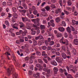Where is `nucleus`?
<instances>
[{"instance_id":"1","label":"nucleus","mask_w":78,"mask_h":78,"mask_svg":"<svg viewBox=\"0 0 78 78\" xmlns=\"http://www.w3.org/2000/svg\"><path fill=\"white\" fill-rule=\"evenodd\" d=\"M31 20L32 22H34V24H37V26L39 25V21L40 20L38 18L33 19Z\"/></svg>"},{"instance_id":"2","label":"nucleus","mask_w":78,"mask_h":78,"mask_svg":"<svg viewBox=\"0 0 78 78\" xmlns=\"http://www.w3.org/2000/svg\"><path fill=\"white\" fill-rule=\"evenodd\" d=\"M12 69H13V66L11 65V69L10 68H9L7 69V73L8 74V76H9V75L11 73V72Z\"/></svg>"},{"instance_id":"3","label":"nucleus","mask_w":78,"mask_h":78,"mask_svg":"<svg viewBox=\"0 0 78 78\" xmlns=\"http://www.w3.org/2000/svg\"><path fill=\"white\" fill-rule=\"evenodd\" d=\"M33 76L35 78H40L41 76L39 73H36L34 74Z\"/></svg>"},{"instance_id":"4","label":"nucleus","mask_w":78,"mask_h":78,"mask_svg":"<svg viewBox=\"0 0 78 78\" xmlns=\"http://www.w3.org/2000/svg\"><path fill=\"white\" fill-rule=\"evenodd\" d=\"M54 70V74H56L58 72L59 70L58 68L57 67H54L53 69Z\"/></svg>"},{"instance_id":"5","label":"nucleus","mask_w":78,"mask_h":78,"mask_svg":"<svg viewBox=\"0 0 78 78\" xmlns=\"http://www.w3.org/2000/svg\"><path fill=\"white\" fill-rule=\"evenodd\" d=\"M56 61L58 62H59V63H62V61L61 59V58L59 57H56L55 59Z\"/></svg>"},{"instance_id":"6","label":"nucleus","mask_w":78,"mask_h":78,"mask_svg":"<svg viewBox=\"0 0 78 78\" xmlns=\"http://www.w3.org/2000/svg\"><path fill=\"white\" fill-rule=\"evenodd\" d=\"M62 43L63 44H65L66 45H69V42H68V41L67 40H65V41H62Z\"/></svg>"},{"instance_id":"7","label":"nucleus","mask_w":78,"mask_h":78,"mask_svg":"<svg viewBox=\"0 0 78 78\" xmlns=\"http://www.w3.org/2000/svg\"><path fill=\"white\" fill-rule=\"evenodd\" d=\"M61 55L62 56V57L63 59H66V58H67V55H66V54L65 53L63 52L62 53Z\"/></svg>"},{"instance_id":"8","label":"nucleus","mask_w":78,"mask_h":78,"mask_svg":"<svg viewBox=\"0 0 78 78\" xmlns=\"http://www.w3.org/2000/svg\"><path fill=\"white\" fill-rule=\"evenodd\" d=\"M61 12V9L58 8L55 11V13L56 14H58L59 13Z\"/></svg>"},{"instance_id":"9","label":"nucleus","mask_w":78,"mask_h":78,"mask_svg":"<svg viewBox=\"0 0 78 78\" xmlns=\"http://www.w3.org/2000/svg\"><path fill=\"white\" fill-rule=\"evenodd\" d=\"M73 43L75 45H78V39H75L73 40Z\"/></svg>"},{"instance_id":"10","label":"nucleus","mask_w":78,"mask_h":78,"mask_svg":"<svg viewBox=\"0 0 78 78\" xmlns=\"http://www.w3.org/2000/svg\"><path fill=\"white\" fill-rule=\"evenodd\" d=\"M50 24L53 27H55V23H54V20H52L50 21Z\"/></svg>"},{"instance_id":"11","label":"nucleus","mask_w":78,"mask_h":78,"mask_svg":"<svg viewBox=\"0 0 78 78\" xmlns=\"http://www.w3.org/2000/svg\"><path fill=\"white\" fill-rule=\"evenodd\" d=\"M33 45L36 46L37 45V41H36L34 39H33Z\"/></svg>"},{"instance_id":"12","label":"nucleus","mask_w":78,"mask_h":78,"mask_svg":"<svg viewBox=\"0 0 78 78\" xmlns=\"http://www.w3.org/2000/svg\"><path fill=\"white\" fill-rule=\"evenodd\" d=\"M58 30H59V31H61V32H62L65 31V29L62 27H60L58 28Z\"/></svg>"},{"instance_id":"13","label":"nucleus","mask_w":78,"mask_h":78,"mask_svg":"<svg viewBox=\"0 0 78 78\" xmlns=\"http://www.w3.org/2000/svg\"><path fill=\"white\" fill-rule=\"evenodd\" d=\"M51 62L52 65H53V66H57V65H58L57 63L55 61Z\"/></svg>"},{"instance_id":"14","label":"nucleus","mask_w":78,"mask_h":78,"mask_svg":"<svg viewBox=\"0 0 78 78\" xmlns=\"http://www.w3.org/2000/svg\"><path fill=\"white\" fill-rule=\"evenodd\" d=\"M38 63L41 64H44V62H43L42 60L41 59H38Z\"/></svg>"},{"instance_id":"15","label":"nucleus","mask_w":78,"mask_h":78,"mask_svg":"<svg viewBox=\"0 0 78 78\" xmlns=\"http://www.w3.org/2000/svg\"><path fill=\"white\" fill-rule=\"evenodd\" d=\"M19 11L20 12L23 13V14H25V13H26V12H27V10H26L20 9Z\"/></svg>"},{"instance_id":"16","label":"nucleus","mask_w":78,"mask_h":78,"mask_svg":"<svg viewBox=\"0 0 78 78\" xmlns=\"http://www.w3.org/2000/svg\"><path fill=\"white\" fill-rule=\"evenodd\" d=\"M61 26L62 27H66V23L64 21H62V22Z\"/></svg>"},{"instance_id":"17","label":"nucleus","mask_w":78,"mask_h":78,"mask_svg":"<svg viewBox=\"0 0 78 78\" xmlns=\"http://www.w3.org/2000/svg\"><path fill=\"white\" fill-rule=\"evenodd\" d=\"M67 31L69 33H71V30L69 27H68L66 28Z\"/></svg>"},{"instance_id":"18","label":"nucleus","mask_w":78,"mask_h":78,"mask_svg":"<svg viewBox=\"0 0 78 78\" xmlns=\"http://www.w3.org/2000/svg\"><path fill=\"white\" fill-rule=\"evenodd\" d=\"M56 36L58 38L61 37L62 36V34L60 33H58L57 34Z\"/></svg>"},{"instance_id":"19","label":"nucleus","mask_w":78,"mask_h":78,"mask_svg":"<svg viewBox=\"0 0 78 78\" xmlns=\"http://www.w3.org/2000/svg\"><path fill=\"white\" fill-rule=\"evenodd\" d=\"M73 53L74 55H76V50L75 49V48H73Z\"/></svg>"},{"instance_id":"20","label":"nucleus","mask_w":78,"mask_h":78,"mask_svg":"<svg viewBox=\"0 0 78 78\" xmlns=\"http://www.w3.org/2000/svg\"><path fill=\"white\" fill-rule=\"evenodd\" d=\"M36 66L38 68H42V66H41V64L38 63L36 64Z\"/></svg>"},{"instance_id":"21","label":"nucleus","mask_w":78,"mask_h":78,"mask_svg":"<svg viewBox=\"0 0 78 78\" xmlns=\"http://www.w3.org/2000/svg\"><path fill=\"white\" fill-rule=\"evenodd\" d=\"M40 27L41 30H45V27L44 25H41Z\"/></svg>"},{"instance_id":"22","label":"nucleus","mask_w":78,"mask_h":78,"mask_svg":"<svg viewBox=\"0 0 78 78\" xmlns=\"http://www.w3.org/2000/svg\"><path fill=\"white\" fill-rule=\"evenodd\" d=\"M55 44V42L53 41H51L49 43V45L50 46H51Z\"/></svg>"},{"instance_id":"23","label":"nucleus","mask_w":78,"mask_h":78,"mask_svg":"<svg viewBox=\"0 0 78 78\" xmlns=\"http://www.w3.org/2000/svg\"><path fill=\"white\" fill-rule=\"evenodd\" d=\"M31 31H32L31 33L32 35H34L35 34H36V31L33 30V29H32L31 30Z\"/></svg>"},{"instance_id":"24","label":"nucleus","mask_w":78,"mask_h":78,"mask_svg":"<svg viewBox=\"0 0 78 78\" xmlns=\"http://www.w3.org/2000/svg\"><path fill=\"white\" fill-rule=\"evenodd\" d=\"M23 6L24 7L25 9H27V5H26L25 3L24 2L23 3Z\"/></svg>"},{"instance_id":"25","label":"nucleus","mask_w":78,"mask_h":78,"mask_svg":"<svg viewBox=\"0 0 78 78\" xmlns=\"http://www.w3.org/2000/svg\"><path fill=\"white\" fill-rule=\"evenodd\" d=\"M60 18L58 17L55 19V21L57 23H58L60 21Z\"/></svg>"},{"instance_id":"26","label":"nucleus","mask_w":78,"mask_h":78,"mask_svg":"<svg viewBox=\"0 0 78 78\" xmlns=\"http://www.w3.org/2000/svg\"><path fill=\"white\" fill-rule=\"evenodd\" d=\"M47 50H52V48L50 46H48L47 48Z\"/></svg>"},{"instance_id":"27","label":"nucleus","mask_w":78,"mask_h":78,"mask_svg":"<svg viewBox=\"0 0 78 78\" xmlns=\"http://www.w3.org/2000/svg\"><path fill=\"white\" fill-rule=\"evenodd\" d=\"M45 9H46V11H49L50 9V7L48 6H47L45 7Z\"/></svg>"},{"instance_id":"28","label":"nucleus","mask_w":78,"mask_h":78,"mask_svg":"<svg viewBox=\"0 0 78 78\" xmlns=\"http://www.w3.org/2000/svg\"><path fill=\"white\" fill-rule=\"evenodd\" d=\"M36 54L37 56H41V52L38 51H36Z\"/></svg>"},{"instance_id":"29","label":"nucleus","mask_w":78,"mask_h":78,"mask_svg":"<svg viewBox=\"0 0 78 78\" xmlns=\"http://www.w3.org/2000/svg\"><path fill=\"white\" fill-rule=\"evenodd\" d=\"M12 9L13 12H16V11H17V9H16V7L12 8Z\"/></svg>"},{"instance_id":"30","label":"nucleus","mask_w":78,"mask_h":78,"mask_svg":"<svg viewBox=\"0 0 78 78\" xmlns=\"http://www.w3.org/2000/svg\"><path fill=\"white\" fill-rule=\"evenodd\" d=\"M69 6L72 5V2H71V0H68V1L67 2Z\"/></svg>"},{"instance_id":"31","label":"nucleus","mask_w":78,"mask_h":78,"mask_svg":"<svg viewBox=\"0 0 78 78\" xmlns=\"http://www.w3.org/2000/svg\"><path fill=\"white\" fill-rule=\"evenodd\" d=\"M41 48L44 50H47V47L45 46H42Z\"/></svg>"},{"instance_id":"32","label":"nucleus","mask_w":78,"mask_h":78,"mask_svg":"<svg viewBox=\"0 0 78 78\" xmlns=\"http://www.w3.org/2000/svg\"><path fill=\"white\" fill-rule=\"evenodd\" d=\"M61 48L63 50H64L65 51H66V47L63 46L61 47Z\"/></svg>"},{"instance_id":"33","label":"nucleus","mask_w":78,"mask_h":78,"mask_svg":"<svg viewBox=\"0 0 78 78\" xmlns=\"http://www.w3.org/2000/svg\"><path fill=\"white\" fill-rule=\"evenodd\" d=\"M6 50L7 51H9L10 52L11 51V49H10V48H9L8 47V46H6Z\"/></svg>"},{"instance_id":"34","label":"nucleus","mask_w":78,"mask_h":78,"mask_svg":"<svg viewBox=\"0 0 78 78\" xmlns=\"http://www.w3.org/2000/svg\"><path fill=\"white\" fill-rule=\"evenodd\" d=\"M43 60L44 61L45 63H46V64H48V61L46 60V59H45L44 58H43Z\"/></svg>"},{"instance_id":"35","label":"nucleus","mask_w":78,"mask_h":78,"mask_svg":"<svg viewBox=\"0 0 78 78\" xmlns=\"http://www.w3.org/2000/svg\"><path fill=\"white\" fill-rule=\"evenodd\" d=\"M52 53H56V50L55 48H53L52 49Z\"/></svg>"},{"instance_id":"36","label":"nucleus","mask_w":78,"mask_h":78,"mask_svg":"<svg viewBox=\"0 0 78 78\" xmlns=\"http://www.w3.org/2000/svg\"><path fill=\"white\" fill-rule=\"evenodd\" d=\"M66 77L67 78H73L72 76V75L70 74H68L67 75V76Z\"/></svg>"},{"instance_id":"37","label":"nucleus","mask_w":78,"mask_h":78,"mask_svg":"<svg viewBox=\"0 0 78 78\" xmlns=\"http://www.w3.org/2000/svg\"><path fill=\"white\" fill-rule=\"evenodd\" d=\"M12 22L13 23H14L16 22V19H15V18L12 17Z\"/></svg>"},{"instance_id":"38","label":"nucleus","mask_w":78,"mask_h":78,"mask_svg":"<svg viewBox=\"0 0 78 78\" xmlns=\"http://www.w3.org/2000/svg\"><path fill=\"white\" fill-rule=\"evenodd\" d=\"M33 13L34 15H36L37 14V10H34L33 12Z\"/></svg>"},{"instance_id":"39","label":"nucleus","mask_w":78,"mask_h":78,"mask_svg":"<svg viewBox=\"0 0 78 78\" xmlns=\"http://www.w3.org/2000/svg\"><path fill=\"white\" fill-rule=\"evenodd\" d=\"M64 37H65L67 38V37H68V34H67V33L66 32L64 33Z\"/></svg>"},{"instance_id":"40","label":"nucleus","mask_w":78,"mask_h":78,"mask_svg":"<svg viewBox=\"0 0 78 78\" xmlns=\"http://www.w3.org/2000/svg\"><path fill=\"white\" fill-rule=\"evenodd\" d=\"M70 27L72 31H74L75 30V29L74 27H73L72 26H70Z\"/></svg>"},{"instance_id":"41","label":"nucleus","mask_w":78,"mask_h":78,"mask_svg":"<svg viewBox=\"0 0 78 78\" xmlns=\"http://www.w3.org/2000/svg\"><path fill=\"white\" fill-rule=\"evenodd\" d=\"M64 12L66 14V15L69 14V12L65 10H64Z\"/></svg>"},{"instance_id":"42","label":"nucleus","mask_w":78,"mask_h":78,"mask_svg":"<svg viewBox=\"0 0 78 78\" xmlns=\"http://www.w3.org/2000/svg\"><path fill=\"white\" fill-rule=\"evenodd\" d=\"M59 3L60 6H62V0H60L59 1Z\"/></svg>"},{"instance_id":"43","label":"nucleus","mask_w":78,"mask_h":78,"mask_svg":"<svg viewBox=\"0 0 78 78\" xmlns=\"http://www.w3.org/2000/svg\"><path fill=\"white\" fill-rule=\"evenodd\" d=\"M38 45L39 46H41V45H42V41H39L38 43Z\"/></svg>"},{"instance_id":"44","label":"nucleus","mask_w":78,"mask_h":78,"mask_svg":"<svg viewBox=\"0 0 78 78\" xmlns=\"http://www.w3.org/2000/svg\"><path fill=\"white\" fill-rule=\"evenodd\" d=\"M73 14L74 16H77V15H78V12H77V11H75L74 12Z\"/></svg>"},{"instance_id":"45","label":"nucleus","mask_w":78,"mask_h":78,"mask_svg":"<svg viewBox=\"0 0 78 78\" xmlns=\"http://www.w3.org/2000/svg\"><path fill=\"white\" fill-rule=\"evenodd\" d=\"M20 28H25V24H23V25H20Z\"/></svg>"},{"instance_id":"46","label":"nucleus","mask_w":78,"mask_h":78,"mask_svg":"<svg viewBox=\"0 0 78 78\" xmlns=\"http://www.w3.org/2000/svg\"><path fill=\"white\" fill-rule=\"evenodd\" d=\"M17 16H18V15H17V14L16 13H14L13 14V16L14 17H15L16 16V17H17Z\"/></svg>"},{"instance_id":"47","label":"nucleus","mask_w":78,"mask_h":78,"mask_svg":"<svg viewBox=\"0 0 78 78\" xmlns=\"http://www.w3.org/2000/svg\"><path fill=\"white\" fill-rule=\"evenodd\" d=\"M69 38H70V39H72V38H73V36L72 35V34L70 33H69Z\"/></svg>"},{"instance_id":"48","label":"nucleus","mask_w":78,"mask_h":78,"mask_svg":"<svg viewBox=\"0 0 78 78\" xmlns=\"http://www.w3.org/2000/svg\"><path fill=\"white\" fill-rule=\"evenodd\" d=\"M39 25L37 26V24H33V27H34V28H37V27H39Z\"/></svg>"},{"instance_id":"49","label":"nucleus","mask_w":78,"mask_h":78,"mask_svg":"<svg viewBox=\"0 0 78 78\" xmlns=\"http://www.w3.org/2000/svg\"><path fill=\"white\" fill-rule=\"evenodd\" d=\"M5 55H6L7 54V56H9V55H11V54H10V53H9L8 52H5Z\"/></svg>"},{"instance_id":"50","label":"nucleus","mask_w":78,"mask_h":78,"mask_svg":"<svg viewBox=\"0 0 78 78\" xmlns=\"http://www.w3.org/2000/svg\"><path fill=\"white\" fill-rule=\"evenodd\" d=\"M46 72L47 73H46V75L47 74H50V69H48Z\"/></svg>"},{"instance_id":"51","label":"nucleus","mask_w":78,"mask_h":78,"mask_svg":"<svg viewBox=\"0 0 78 78\" xmlns=\"http://www.w3.org/2000/svg\"><path fill=\"white\" fill-rule=\"evenodd\" d=\"M20 42L21 43L24 42V40L22 39H20Z\"/></svg>"},{"instance_id":"52","label":"nucleus","mask_w":78,"mask_h":78,"mask_svg":"<svg viewBox=\"0 0 78 78\" xmlns=\"http://www.w3.org/2000/svg\"><path fill=\"white\" fill-rule=\"evenodd\" d=\"M46 54H45V52L44 51H43L42 53V56H45Z\"/></svg>"},{"instance_id":"53","label":"nucleus","mask_w":78,"mask_h":78,"mask_svg":"<svg viewBox=\"0 0 78 78\" xmlns=\"http://www.w3.org/2000/svg\"><path fill=\"white\" fill-rule=\"evenodd\" d=\"M7 5L8 6H12V4L11 2H9L8 3Z\"/></svg>"},{"instance_id":"54","label":"nucleus","mask_w":78,"mask_h":78,"mask_svg":"<svg viewBox=\"0 0 78 78\" xmlns=\"http://www.w3.org/2000/svg\"><path fill=\"white\" fill-rule=\"evenodd\" d=\"M56 56H59L60 55V53L59 52H56Z\"/></svg>"},{"instance_id":"55","label":"nucleus","mask_w":78,"mask_h":78,"mask_svg":"<svg viewBox=\"0 0 78 78\" xmlns=\"http://www.w3.org/2000/svg\"><path fill=\"white\" fill-rule=\"evenodd\" d=\"M59 71L60 72V73H62L63 72V70L61 68L59 69Z\"/></svg>"},{"instance_id":"56","label":"nucleus","mask_w":78,"mask_h":78,"mask_svg":"<svg viewBox=\"0 0 78 78\" xmlns=\"http://www.w3.org/2000/svg\"><path fill=\"white\" fill-rule=\"evenodd\" d=\"M39 37V38L40 39H43V36L42 35H40L38 36Z\"/></svg>"},{"instance_id":"57","label":"nucleus","mask_w":78,"mask_h":78,"mask_svg":"<svg viewBox=\"0 0 78 78\" xmlns=\"http://www.w3.org/2000/svg\"><path fill=\"white\" fill-rule=\"evenodd\" d=\"M55 46L56 47H60V44H55Z\"/></svg>"},{"instance_id":"58","label":"nucleus","mask_w":78,"mask_h":78,"mask_svg":"<svg viewBox=\"0 0 78 78\" xmlns=\"http://www.w3.org/2000/svg\"><path fill=\"white\" fill-rule=\"evenodd\" d=\"M77 32H78L77 30H75L74 31H73V33L74 34H76L77 33Z\"/></svg>"},{"instance_id":"59","label":"nucleus","mask_w":78,"mask_h":78,"mask_svg":"<svg viewBox=\"0 0 78 78\" xmlns=\"http://www.w3.org/2000/svg\"><path fill=\"white\" fill-rule=\"evenodd\" d=\"M29 75H32V71H29Z\"/></svg>"},{"instance_id":"60","label":"nucleus","mask_w":78,"mask_h":78,"mask_svg":"<svg viewBox=\"0 0 78 78\" xmlns=\"http://www.w3.org/2000/svg\"><path fill=\"white\" fill-rule=\"evenodd\" d=\"M29 57H27L25 58V61H27V60H29Z\"/></svg>"},{"instance_id":"61","label":"nucleus","mask_w":78,"mask_h":78,"mask_svg":"<svg viewBox=\"0 0 78 78\" xmlns=\"http://www.w3.org/2000/svg\"><path fill=\"white\" fill-rule=\"evenodd\" d=\"M16 44H20V40L19 41L18 40H17L16 41Z\"/></svg>"},{"instance_id":"62","label":"nucleus","mask_w":78,"mask_h":78,"mask_svg":"<svg viewBox=\"0 0 78 78\" xmlns=\"http://www.w3.org/2000/svg\"><path fill=\"white\" fill-rule=\"evenodd\" d=\"M41 3V1H39L38 2L37 4V6H39V5H40V3Z\"/></svg>"},{"instance_id":"63","label":"nucleus","mask_w":78,"mask_h":78,"mask_svg":"<svg viewBox=\"0 0 78 78\" xmlns=\"http://www.w3.org/2000/svg\"><path fill=\"white\" fill-rule=\"evenodd\" d=\"M6 2H3L2 3V5H3L4 6H6Z\"/></svg>"},{"instance_id":"64","label":"nucleus","mask_w":78,"mask_h":78,"mask_svg":"<svg viewBox=\"0 0 78 78\" xmlns=\"http://www.w3.org/2000/svg\"><path fill=\"white\" fill-rule=\"evenodd\" d=\"M1 15L2 16H5V12H2L1 13Z\"/></svg>"}]
</instances>
